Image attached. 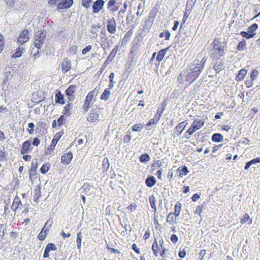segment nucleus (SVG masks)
Here are the masks:
<instances>
[{"instance_id": "f257e3e1", "label": "nucleus", "mask_w": 260, "mask_h": 260, "mask_svg": "<svg viewBox=\"0 0 260 260\" xmlns=\"http://www.w3.org/2000/svg\"><path fill=\"white\" fill-rule=\"evenodd\" d=\"M226 45V42H222L220 39H214L211 44L212 48L210 50V57L213 60H219L220 57L224 54V49L227 48Z\"/></svg>"}, {"instance_id": "f03ea898", "label": "nucleus", "mask_w": 260, "mask_h": 260, "mask_svg": "<svg viewBox=\"0 0 260 260\" xmlns=\"http://www.w3.org/2000/svg\"><path fill=\"white\" fill-rule=\"evenodd\" d=\"M203 69L193 61L189 68L184 71V74L186 75V81L189 84L194 82L199 76Z\"/></svg>"}, {"instance_id": "7ed1b4c3", "label": "nucleus", "mask_w": 260, "mask_h": 260, "mask_svg": "<svg viewBox=\"0 0 260 260\" xmlns=\"http://www.w3.org/2000/svg\"><path fill=\"white\" fill-rule=\"evenodd\" d=\"M46 37V32L45 30H38L35 31L34 36V45L38 50L41 49Z\"/></svg>"}, {"instance_id": "20e7f679", "label": "nucleus", "mask_w": 260, "mask_h": 260, "mask_svg": "<svg viewBox=\"0 0 260 260\" xmlns=\"http://www.w3.org/2000/svg\"><path fill=\"white\" fill-rule=\"evenodd\" d=\"M204 124V120L203 119H194L190 127L187 129V133H188L189 136L192 135L194 132L203 126Z\"/></svg>"}, {"instance_id": "39448f33", "label": "nucleus", "mask_w": 260, "mask_h": 260, "mask_svg": "<svg viewBox=\"0 0 260 260\" xmlns=\"http://www.w3.org/2000/svg\"><path fill=\"white\" fill-rule=\"evenodd\" d=\"M77 86L75 85H70L65 90V93L68 97L69 101L73 102L75 98V93L76 91Z\"/></svg>"}, {"instance_id": "423d86ee", "label": "nucleus", "mask_w": 260, "mask_h": 260, "mask_svg": "<svg viewBox=\"0 0 260 260\" xmlns=\"http://www.w3.org/2000/svg\"><path fill=\"white\" fill-rule=\"evenodd\" d=\"M73 2V0H61L57 4V9L56 10L58 12H60V10L68 9L72 6Z\"/></svg>"}, {"instance_id": "0eeeda50", "label": "nucleus", "mask_w": 260, "mask_h": 260, "mask_svg": "<svg viewBox=\"0 0 260 260\" xmlns=\"http://www.w3.org/2000/svg\"><path fill=\"white\" fill-rule=\"evenodd\" d=\"M28 40V30L24 29L20 32L17 38V42L18 43H20L21 45H22L26 43Z\"/></svg>"}, {"instance_id": "6e6552de", "label": "nucleus", "mask_w": 260, "mask_h": 260, "mask_svg": "<svg viewBox=\"0 0 260 260\" xmlns=\"http://www.w3.org/2000/svg\"><path fill=\"white\" fill-rule=\"evenodd\" d=\"M99 117V110L97 108H92L90 111L89 116L87 117V121L93 122L98 119Z\"/></svg>"}, {"instance_id": "1a4fd4ad", "label": "nucleus", "mask_w": 260, "mask_h": 260, "mask_svg": "<svg viewBox=\"0 0 260 260\" xmlns=\"http://www.w3.org/2000/svg\"><path fill=\"white\" fill-rule=\"evenodd\" d=\"M105 4L104 0H96L92 5L93 13H98L103 8Z\"/></svg>"}, {"instance_id": "9d476101", "label": "nucleus", "mask_w": 260, "mask_h": 260, "mask_svg": "<svg viewBox=\"0 0 260 260\" xmlns=\"http://www.w3.org/2000/svg\"><path fill=\"white\" fill-rule=\"evenodd\" d=\"M31 151V141L30 140L24 141L21 146L20 153L21 154H27Z\"/></svg>"}, {"instance_id": "9b49d317", "label": "nucleus", "mask_w": 260, "mask_h": 260, "mask_svg": "<svg viewBox=\"0 0 260 260\" xmlns=\"http://www.w3.org/2000/svg\"><path fill=\"white\" fill-rule=\"evenodd\" d=\"M73 155L71 151L64 153L61 157V162L63 165H69L73 159Z\"/></svg>"}, {"instance_id": "f8f14e48", "label": "nucleus", "mask_w": 260, "mask_h": 260, "mask_svg": "<svg viewBox=\"0 0 260 260\" xmlns=\"http://www.w3.org/2000/svg\"><path fill=\"white\" fill-rule=\"evenodd\" d=\"M107 30L111 34H114L116 31V22L114 18L107 20Z\"/></svg>"}, {"instance_id": "ddd939ff", "label": "nucleus", "mask_w": 260, "mask_h": 260, "mask_svg": "<svg viewBox=\"0 0 260 260\" xmlns=\"http://www.w3.org/2000/svg\"><path fill=\"white\" fill-rule=\"evenodd\" d=\"M55 102L56 104L63 105L65 104L64 95L62 94L59 90H56L55 95Z\"/></svg>"}, {"instance_id": "4468645a", "label": "nucleus", "mask_w": 260, "mask_h": 260, "mask_svg": "<svg viewBox=\"0 0 260 260\" xmlns=\"http://www.w3.org/2000/svg\"><path fill=\"white\" fill-rule=\"evenodd\" d=\"M62 71L66 73L71 69V62L69 59L66 58L61 63Z\"/></svg>"}, {"instance_id": "2eb2a0df", "label": "nucleus", "mask_w": 260, "mask_h": 260, "mask_svg": "<svg viewBox=\"0 0 260 260\" xmlns=\"http://www.w3.org/2000/svg\"><path fill=\"white\" fill-rule=\"evenodd\" d=\"M145 183L147 187H152L156 184V180L153 176L149 175L145 179Z\"/></svg>"}, {"instance_id": "dca6fc26", "label": "nucleus", "mask_w": 260, "mask_h": 260, "mask_svg": "<svg viewBox=\"0 0 260 260\" xmlns=\"http://www.w3.org/2000/svg\"><path fill=\"white\" fill-rule=\"evenodd\" d=\"M247 73V71L245 69L243 68L241 69L239 71L238 74H237L235 80L238 82L243 80Z\"/></svg>"}, {"instance_id": "f3484780", "label": "nucleus", "mask_w": 260, "mask_h": 260, "mask_svg": "<svg viewBox=\"0 0 260 260\" xmlns=\"http://www.w3.org/2000/svg\"><path fill=\"white\" fill-rule=\"evenodd\" d=\"M224 68V63L223 60H217L213 66L214 70L216 72V73H219Z\"/></svg>"}, {"instance_id": "a211bd4d", "label": "nucleus", "mask_w": 260, "mask_h": 260, "mask_svg": "<svg viewBox=\"0 0 260 260\" xmlns=\"http://www.w3.org/2000/svg\"><path fill=\"white\" fill-rule=\"evenodd\" d=\"M170 47V46H169L166 48L162 49L158 52L156 57V59L157 61L160 62L163 59L165 55L166 54L167 52L169 49Z\"/></svg>"}, {"instance_id": "6ab92c4d", "label": "nucleus", "mask_w": 260, "mask_h": 260, "mask_svg": "<svg viewBox=\"0 0 260 260\" xmlns=\"http://www.w3.org/2000/svg\"><path fill=\"white\" fill-rule=\"evenodd\" d=\"M24 50L25 49L20 45L16 49L15 52L12 54L11 58H17L20 57L22 56Z\"/></svg>"}, {"instance_id": "aec40b11", "label": "nucleus", "mask_w": 260, "mask_h": 260, "mask_svg": "<svg viewBox=\"0 0 260 260\" xmlns=\"http://www.w3.org/2000/svg\"><path fill=\"white\" fill-rule=\"evenodd\" d=\"M212 141L214 142L219 143L223 140V136L220 133H214L211 137Z\"/></svg>"}, {"instance_id": "412c9836", "label": "nucleus", "mask_w": 260, "mask_h": 260, "mask_svg": "<svg viewBox=\"0 0 260 260\" xmlns=\"http://www.w3.org/2000/svg\"><path fill=\"white\" fill-rule=\"evenodd\" d=\"M41 187L40 185H38L36 186L34 191L35 194L34 196V201L35 202H38V200L41 197Z\"/></svg>"}, {"instance_id": "4be33fe9", "label": "nucleus", "mask_w": 260, "mask_h": 260, "mask_svg": "<svg viewBox=\"0 0 260 260\" xmlns=\"http://www.w3.org/2000/svg\"><path fill=\"white\" fill-rule=\"evenodd\" d=\"M59 135H55L53 139L51 141V145L48 146V149H50V150H53L55 146H56L57 143L60 139L59 137Z\"/></svg>"}, {"instance_id": "5701e85b", "label": "nucleus", "mask_w": 260, "mask_h": 260, "mask_svg": "<svg viewBox=\"0 0 260 260\" xmlns=\"http://www.w3.org/2000/svg\"><path fill=\"white\" fill-rule=\"evenodd\" d=\"M187 124V122L186 121H183L176 126L175 129L178 132V135H180L182 133Z\"/></svg>"}, {"instance_id": "b1692460", "label": "nucleus", "mask_w": 260, "mask_h": 260, "mask_svg": "<svg viewBox=\"0 0 260 260\" xmlns=\"http://www.w3.org/2000/svg\"><path fill=\"white\" fill-rule=\"evenodd\" d=\"M110 88L108 87L104 90V92L102 93L101 95V100L106 101L109 99L111 93L110 91Z\"/></svg>"}, {"instance_id": "393cba45", "label": "nucleus", "mask_w": 260, "mask_h": 260, "mask_svg": "<svg viewBox=\"0 0 260 260\" xmlns=\"http://www.w3.org/2000/svg\"><path fill=\"white\" fill-rule=\"evenodd\" d=\"M240 222L241 224H243L245 223L246 222L248 221V224L249 225L251 224L252 222V219H251L249 217V215L248 213H245L241 218H240Z\"/></svg>"}, {"instance_id": "a878e982", "label": "nucleus", "mask_w": 260, "mask_h": 260, "mask_svg": "<svg viewBox=\"0 0 260 260\" xmlns=\"http://www.w3.org/2000/svg\"><path fill=\"white\" fill-rule=\"evenodd\" d=\"M118 49L119 46L116 45L113 48V49L111 51L107 59L109 61H112L113 59L114 58L115 56H116V54L118 50Z\"/></svg>"}, {"instance_id": "bb28decb", "label": "nucleus", "mask_w": 260, "mask_h": 260, "mask_svg": "<svg viewBox=\"0 0 260 260\" xmlns=\"http://www.w3.org/2000/svg\"><path fill=\"white\" fill-rule=\"evenodd\" d=\"M20 204L21 205L20 199L18 197H16L14 198L13 205L11 206V209L13 211H16L17 209L19 208Z\"/></svg>"}, {"instance_id": "cd10ccee", "label": "nucleus", "mask_w": 260, "mask_h": 260, "mask_svg": "<svg viewBox=\"0 0 260 260\" xmlns=\"http://www.w3.org/2000/svg\"><path fill=\"white\" fill-rule=\"evenodd\" d=\"M258 27V25L257 23H253L248 27L247 30L248 31V32L251 34V35H253V37L256 35L255 31L256 30Z\"/></svg>"}, {"instance_id": "c85d7f7f", "label": "nucleus", "mask_w": 260, "mask_h": 260, "mask_svg": "<svg viewBox=\"0 0 260 260\" xmlns=\"http://www.w3.org/2000/svg\"><path fill=\"white\" fill-rule=\"evenodd\" d=\"M110 167V162L108 158L105 157L102 161L103 172H107Z\"/></svg>"}, {"instance_id": "c756f323", "label": "nucleus", "mask_w": 260, "mask_h": 260, "mask_svg": "<svg viewBox=\"0 0 260 260\" xmlns=\"http://www.w3.org/2000/svg\"><path fill=\"white\" fill-rule=\"evenodd\" d=\"M177 172L179 173V176L182 177L185 176L188 173V168L186 166H183V167H179L177 170Z\"/></svg>"}, {"instance_id": "7c9ffc66", "label": "nucleus", "mask_w": 260, "mask_h": 260, "mask_svg": "<svg viewBox=\"0 0 260 260\" xmlns=\"http://www.w3.org/2000/svg\"><path fill=\"white\" fill-rule=\"evenodd\" d=\"M208 57L206 56H204L201 60H199V59H195L194 62L198 64L200 67H201L203 70L204 68L205 64L207 60Z\"/></svg>"}, {"instance_id": "2f4dec72", "label": "nucleus", "mask_w": 260, "mask_h": 260, "mask_svg": "<svg viewBox=\"0 0 260 260\" xmlns=\"http://www.w3.org/2000/svg\"><path fill=\"white\" fill-rule=\"evenodd\" d=\"M149 26L148 25H145L143 26L142 28H139V35L140 37H144L146 34L148 32L149 29Z\"/></svg>"}, {"instance_id": "473e14b6", "label": "nucleus", "mask_w": 260, "mask_h": 260, "mask_svg": "<svg viewBox=\"0 0 260 260\" xmlns=\"http://www.w3.org/2000/svg\"><path fill=\"white\" fill-rule=\"evenodd\" d=\"M50 168V164L49 162H45L41 167L40 172L43 174H45L49 170Z\"/></svg>"}, {"instance_id": "72a5a7b5", "label": "nucleus", "mask_w": 260, "mask_h": 260, "mask_svg": "<svg viewBox=\"0 0 260 260\" xmlns=\"http://www.w3.org/2000/svg\"><path fill=\"white\" fill-rule=\"evenodd\" d=\"M139 160L142 163L146 162L150 160V155L147 153L142 154L140 156Z\"/></svg>"}, {"instance_id": "f704fd0d", "label": "nucleus", "mask_w": 260, "mask_h": 260, "mask_svg": "<svg viewBox=\"0 0 260 260\" xmlns=\"http://www.w3.org/2000/svg\"><path fill=\"white\" fill-rule=\"evenodd\" d=\"M246 46V42L245 40L242 39V41L239 42L237 46V49L239 51H243Z\"/></svg>"}, {"instance_id": "c9c22d12", "label": "nucleus", "mask_w": 260, "mask_h": 260, "mask_svg": "<svg viewBox=\"0 0 260 260\" xmlns=\"http://www.w3.org/2000/svg\"><path fill=\"white\" fill-rule=\"evenodd\" d=\"M149 201L151 207L154 210V212H156V206L155 205V203L156 201L153 195H151L149 197Z\"/></svg>"}, {"instance_id": "e433bc0d", "label": "nucleus", "mask_w": 260, "mask_h": 260, "mask_svg": "<svg viewBox=\"0 0 260 260\" xmlns=\"http://www.w3.org/2000/svg\"><path fill=\"white\" fill-rule=\"evenodd\" d=\"M174 214L173 213H170L167 217V222L169 223L171 225H173L176 223V218H174Z\"/></svg>"}, {"instance_id": "4c0bfd02", "label": "nucleus", "mask_w": 260, "mask_h": 260, "mask_svg": "<svg viewBox=\"0 0 260 260\" xmlns=\"http://www.w3.org/2000/svg\"><path fill=\"white\" fill-rule=\"evenodd\" d=\"M187 11H188V9H187V8L186 7V9H185V11L184 13V15H183V19H182V22L181 23V25H180V29L179 30H180L181 28H182L183 27V25L185 24V23L186 22L187 19H188V16H189V13H190V11H189L188 13H187Z\"/></svg>"}, {"instance_id": "58836bf2", "label": "nucleus", "mask_w": 260, "mask_h": 260, "mask_svg": "<svg viewBox=\"0 0 260 260\" xmlns=\"http://www.w3.org/2000/svg\"><path fill=\"white\" fill-rule=\"evenodd\" d=\"M133 34V30L129 29L128 31L125 34L124 38L122 39V42H126L127 43L129 42Z\"/></svg>"}, {"instance_id": "ea45409f", "label": "nucleus", "mask_w": 260, "mask_h": 260, "mask_svg": "<svg viewBox=\"0 0 260 260\" xmlns=\"http://www.w3.org/2000/svg\"><path fill=\"white\" fill-rule=\"evenodd\" d=\"M115 74L113 72H111L109 76V81L110 83L108 85V88L112 89L114 87V78Z\"/></svg>"}, {"instance_id": "a19ab883", "label": "nucleus", "mask_w": 260, "mask_h": 260, "mask_svg": "<svg viewBox=\"0 0 260 260\" xmlns=\"http://www.w3.org/2000/svg\"><path fill=\"white\" fill-rule=\"evenodd\" d=\"M38 167V164L37 159H33L31 164V168L29 170V172H36L37 168Z\"/></svg>"}, {"instance_id": "79ce46f5", "label": "nucleus", "mask_w": 260, "mask_h": 260, "mask_svg": "<svg viewBox=\"0 0 260 260\" xmlns=\"http://www.w3.org/2000/svg\"><path fill=\"white\" fill-rule=\"evenodd\" d=\"M77 249H80L81 247V242H82V234L80 232L77 234Z\"/></svg>"}, {"instance_id": "37998d69", "label": "nucleus", "mask_w": 260, "mask_h": 260, "mask_svg": "<svg viewBox=\"0 0 260 260\" xmlns=\"http://www.w3.org/2000/svg\"><path fill=\"white\" fill-rule=\"evenodd\" d=\"M171 33L167 30H165V31L161 32L159 34V37L160 38H162L165 37L166 40H169L170 39Z\"/></svg>"}, {"instance_id": "c03bdc74", "label": "nucleus", "mask_w": 260, "mask_h": 260, "mask_svg": "<svg viewBox=\"0 0 260 260\" xmlns=\"http://www.w3.org/2000/svg\"><path fill=\"white\" fill-rule=\"evenodd\" d=\"M143 128V125L141 123L136 124L132 126V129L133 132H140Z\"/></svg>"}, {"instance_id": "a18cd8bd", "label": "nucleus", "mask_w": 260, "mask_h": 260, "mask_svg": "<svg viewBox=\"0 0 260 260\" xmlns=\"http://www.w3.org/2000/svg\"><path fill=\"white\" fill-rule=\"evenodd\" d=\"M46 249H47L49 252L51 251H55L57 250V247L53 243H49L45 247Z\"/></svg>"}, {"instance_id": "49530a36", "label": "nucleus", "mask_w": 260, "mask_h": 260, "mask_svg": "<svg viewBox=\"0 0 260 260\" xmlns=\"http://www.w3.org/2000/svg\"><path fill=\"white\" fill-rule=\"evenodd\" d=\"M50 222V220H48L47 221V222L45 223L44 227L42 228V229L41 230L43 231H44V233H45V231H46V233L48 234V232H49V229L51 228V225H52V222H50V224H49Z\"/></svg>"}, {"instance_id": "de8ad7c7", "label": "nucleus", "mask_w": 260, "mask_h": 260, "mask_svg": "<svg viewBox=\"0 0 260 260\" xmlns=\"http://www.w3.org/2000/svg\"><path fill=\"white\" fill-rule=\"evenodd\" d=\"M181 209V204H180L179 205H176L175 206V208H174L175 212H174L173 213L174 214L175 217H177L179 216Z\"/></svg>"}, {"instance_id": "09e8293b", "label": "nucleus", "mask_w": 260, "mask_h": 260, "mask_svg": "<svg viewBox=\"0 0 260 260\" xmlns=\"http://www.w3.org/2000/svg\"><path fill=\"white\" fill-rule=\"evenodd\" d=\"M240 35L243 37V38H246L247 39H251L252 38H253V35H251L250 34H249V32H248V31H241L240 32Z\"/></svg>"}, {"instance_id": "8fccbe9b", "label": "nucleus", "mask_w": 260, "mask_h": 260, "mask_svg": "<svg viewBox=\"0 0 260 260\" xmlns=\"http://www.w3.org/2000/svg\"><path fill=\"white\" fill-rule=\"evenodd\" d=\"M10 72H9L8 73L6 72V73H5L6 74L5 77L4 78L3 82L2 83L3 90H5V86L7 84V83L8 82V79H9V74H10Z\"/></svg>"}, {"instance_id": "3c124183", "label": "nucleus", "mask_w": 260, "mask_h": 260, "mask_svg": "<svg viewBox=\"0 0 260 260\" xmlns=\"http://www.w3.org/2000/svg\"><path fill=\"white\" fill-rule=\"evenodd\" d=\"M205 203H204L202 204L201 205L198 206L197 207V209L194 212L195 214H199L200 216H201V214L203 211V209L205 207Z\"/></svg>"}, {"instance_id": "603ef678", "label": "nucleus", "mask_w": 260, "mask_h": 260, "mask_svg": "<svg viewBox=\"0 0 260 260\" xmlns=\"http://www.w3.org/2000/svg\"><path fill=\"white\" fill-rule=\"evenodd\" d=\"M46 232V231H45ZM47 234L46 233H44V231L41 230V232L38 234L37 238L40 241H43L45 239Z\"/></svg>"}, {"instance_id": "864d4df0", "label": "nucleus", "mask_w": 260, "mask_h": 260, "mask_svg": "<svg viewBox=\"0 0 260 260\" xmlns=\"http://www.w3.org/2000/svg\"><path fill=\"white\" fill-rule=\"evenodd\" d=\"M65 115H61L58 119L57 120V122H58V125L59 126H61V125H63L66 121V119L65 118Z\"/></svg>"}, {"instance_id": "5fc2aeb1", "label": "nucleus", "mask_w": 260, "mask_h": 260, "mask_svg": "<svg viewBox=\"0 0 260 260\" xmlns=\"http://www.w3.org/2000/svg\"><path fill=\"white\" fill-rule=\"evenodd\" d=\"M258 74V72L256 69H253L251 71L250 75V79L254 80Z\"/></svg>"}, {"instance_id": "6e6d98bb", "label": "nucleus", "mask_w": 260, "mask_h": 260, "mask_svg": "<svg viewBox=\"0 0 260 260\" xmlns=\"http://www.w3.org/2000/svg\"><path fill=\"white\" fill-rule=\"evenodd\" d=\"M92 0H82V5L83 7L87 9L90 7Z\"/></svg>"}, {"instance_id": "4d7b16f0", "label": "nucleus", "mask_w": 260, "mask_h": 260, "mask_svg": "<svg viewBox=\"0 0 260 260\" xmlns=\"http://www.w3.org/2000/svg\"><path fill=\"white\" fill-rule=\"evenodd\" d=\"M90 102H89L88 101H86L85 100L84 104L83 106V110L85 112H86L88 111L90 108Z\"/></svg>"}, {"instance_id": "13d9d810", "label": "nucleus", "mask_w": 260, "mask_h": 260, "mask_svg": "<svg viewBox=\"0 0 260 260\" xmlns=\"http://www.w3.org/2000/svg\"><path fill=\"white\" fill-rule=\"evenodd\" d=\"M161 166V163L159 161V160H157V162L155 163L152 164L151 165V170L152 171H153L155 170L156 167L160 168Z\"/></svg>"}, {"instance_id": "bf43d9fd", "label": "nucleus", "mask_w": 260, "mask_h": 260, "mask_svg": "<svg viewBox=\"0 0 260 260\" xmlns=\"http://www.w3.org/2000/svg\"><path fill=\"white\" fill-rule=\"evenodd\" d=\"M158 10L156 8H153L149 14V18H154L157 13Z\"/></svg>"}, {"instance_id": "052dcab7", "label": "nucleus", "mask_w": 260, "mask_h": 260, "mask_svg": "<svg viewBox=\"0 0 260 260\" xmlns=\"http://www.w3.org/2000/svg\"><path fill=\"white\" fill-rule=\"evenodd\" d=\"M94 90H92L91 91L89 92L87 95H86L85 98V100L88 101L89 102H91V101L92 100L94 93Z\"/></svg>"}, {"instance_id": "680f3d73", "label": "nucleus", "mask_w": 260, "mask_h": 260, "mask_svg": "<svg viewBox=\"0 0 260 260\" xmlns=\"http://www.w3.org/2000/svg\"><path fill=\"white\" fill-rule=\"evenodd\" d=\"M186 252L185 250V248H184L183 250H181V248H180V250L178 252V256L180 258H183L186 256Z\"/></svg>"}, {"instance_id": "e2e57ef3", "label": "nucleus", "mask_w": 260, "mask_h": 260, "mask_svg": "<svg viewBox=\"0 0 260 260\" xmlns=\"http://www.w3.org/2000/svg\"><path fill=\"white\" fill-rule=\"evenodd\" d=\"M92 49V46L90 45H89L86 46L84 48H83L82 50V54L84 55L86 54L87 52H89Z\"/></svg>"}, {"instance_id": "0e129e2a", "label": "nucleus", "mask_w": 260, "mask_h": 260, "mask_svg": "<svg viewBox=\"0 0 260 260\" xmlns=\"http://www.w3.org/2000/svg\"><path fill=\"white\" fill-rule=\"evenodd\" d=\"M250 164L251 166L252 165H255L256 164L260 162V157H256L250 160L249 161Z\"/></svg>"}, {"instance_id": "69168bd1", "label": "nucleus", "mask_w": 260, "mask_h": 260, "mask_svg": "<svg viewBox=\"0 0 260 260\" xmlns=\"http://www.w3.org/2000/svg\"><path fill=\"white\" fill-rule=\"evenodd\" d=\"M7 160V155L3 150H0V161Z\"/></svg>"}, {"instance_id": "338daca9", "label": "nucleus", "mask_w": 260, "mask_h": 260, "mask_svg": "<svg viewBox=\"0 0 260 260\" xmlns=\"http://www.w3.org/2000/svg\"><path fill=\"white\" fill-rule=\"evenodd\" d=\"M170 240L172 243L175 244L178 241V237L176 234H172L170 236Z\"/></svg>"}, {"instance_id": "774afa93", "label": "nucleus", "mask_w": 260, "mask_h": 260, "mask_svg": "<svg viewBox=\"0 0 260 260\" xmlns=\"http://www.w3.org/2000/svg\"><path fill=\"white\" fill-rule=\"evenodd\" d=\"M63 115L66 116L70 117L71 115V112H70V109L66 107H64L63 111Z\"/></svg>"}]
</instances>
